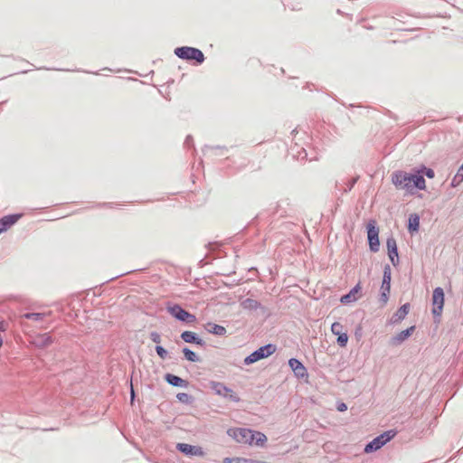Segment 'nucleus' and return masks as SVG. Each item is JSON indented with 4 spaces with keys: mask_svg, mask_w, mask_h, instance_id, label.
Instances as JSON below:
<instances>
[{
    "mask_svg": "<svg viewBox=\"0 0 463 463\" xmlns=\"http://www.w3.org/2000/svg\"><path fill=\"white\" fill-rule=\"evenodd\" d=\"M392 182L397 189L404 190L411 194H413L417 189L424 190L426 188V182L421 171L414 173L396 171L392 175Z\"/></svg>",
    "mask_w": 463,
    "mask_h": 463,
    "instance_id": "1",
    "label": "nucleus"
},
{
    "mask_svg": "<svg viewBox=\"0 0 463 463\" xmlns=\"http://www.w3.org/2000/svg\"><path fill=\"white\" fill-rule=\"evenodd\" d=\"M229 434L243 444L263 446L267 441V437L263 433L244 428L232 429Z\"/></svg>",
    "mask_w": 463,
    "mask_h": 463,
    "instance_id": "2",
    "label": "nucleus"
},
{
    "mask_svg": "<svg viewBox=\"0 0 463 463\" xmlns=\"http://www.w3.org/2000/svg\"><path fill=\"white\" fill-rule=\"evenodd\" d=\"M175 54L184 60H194L199 63L204 61L203 53L196 48L193 47H179L175 50Z\"/></svg>",
    "mask_w": 463,
    "mask_h": 463,
    "instance_id": "3",
    "label": "nucleus"
},
{
    "mask_svg": "<svg viewBox=\"0 0 463 463\" xmlns=\"http://www.w3.org/2000/svg\"><path fill=\"white\" fill-rule=\"evenodd\" d=\"M276 352V345L272 344L260 347L244 359L245 364L256 363L261 359L267 358Z\"/></svg>",
    "mask_w": 463,
    "mask_h": 463,
    "instance_id": "4",
    "label": "nucleus"
},
{
    "mask_svg": "<svg viewBox=\"0 0 463 463\" xmlns=\"http://www.w3.org/2000/svg\"><path fill=\"white\" fill-rule=\"evenodd\" d=\"M395 435H396V432L394 430H388V431L383 432L380 436L374 438L371 442H369L365 446L364 451L366 453H371V452L378 450L383 445H385L389 440H391Z\"/></svg>",
    "mask_w": 463,
    "mask_h": 463,
    "instance_id": "5",
    "label": "nucleus"
},
{
    "mask_svg": "<svg viewBox=\"0 0 463 463\" xmlns=\"http://www.w3.org/2000/svg\"><path fill=\"white\" fill-rule=\"evenodd\" d=\"M367 236L369 246L372 251L376 252L379 250V229L376 227V222L371 220L367 223Z\"/></svg>",
    "mask_w": 463,
    "mask_h": 463,
    "instance_id": "6",
    "label": "nucleus"
},
{
    "mask_svg": "<svg viewBox=\"0 0 463 463\" xmlns=\"http://www.w3.org/2000/svg\"><path fill=\"white\" fill-rule=\"evenodd\" d=\"M167 311L170 313V315L180 321H184L188 324H194L196 322L195 316L185 311L179 305L168 307Z\"/></svg>",
    "mask_w": 463,
    "mask_h": 463,
    "instance_id": "7",
    "label": "nucleus"
},
{
    "mask_svg": "<svg viewBox=\"0 0 463 463\" xmlns=\"http://www.w3.org/2000/svg\"><path fill=\"white\" fill-rule=\"evenodd\" d=\"M391 269L390 267H385L383 271V283L381 286V301L383 304H386L389 298V294L391 291Z\"/></svg>",
    "mask_w": 463,
    "mask_h": 463,
    "instance_id": "8",
    "label": "nucleus"
},
{
    "mask_svg": "<svg viewBox=\"0 0 463 463\" xmlns=\"http://www.w3.org/2000/svg\"><path fill=\"white\" fill-rule=\"evenodd\" d=\"M432 304H433V309H432L433 314L439 316L442 312V308H443V305H444V292L441 288H436L433 290Z\"/></svg>",
    "mask_w": 463,
    "mask_h": 463,
    "instance_id": "9",
    "label": "nucleus"
},
{
    "mask_svg": "<svg viewBox=\"0 0 463 463\" xmlns=\"http://www.w3.org/2000/svg\"><path fill=\"white\" fill-rule=\"evenodd\" d=\"M362 298V285L357 283L348 294L341 297L340 301L342 304H350L357 301Z\"/></svg>",
    "mask_w": 463,
    "mask_h": 463,
    "instance_id": "10",
    "label": "nucleus"
},
{
    "mask_svg": "<svg viewBox=\"0 0 463 463\" xmlns=\"http://www.w3.org/2000/svg\"><path fill=\"white\" fill-rule=\"evenodd\" d=\"M213 389L215 391L217 394L228 397L230 400L233 402H238L240 401L239 396L233 391L224 386L222 383H213Z\"/></svg>",
    "mask_w": 463,
    "mask_h": 463,
    "instance_id": "11",
    "label": "nucleus"
},
{
    "mask_svg": "<svg viewBox=\"0 0 463 463\" xmlns=\"http://www.w3.org/2000/svg\"><path fill=\"white\" fill-rule=\"evenodd\" d=\"M23 216L21 213L4 216L0 219V233L7 231Z\"/></svg>",
    "mask_w": 463,
    "mask_h": 463,
    "instance_id": "12",
    "label": "nucleus"
},
{
    "mask_svg": "<svg viewBox=\"0 0 463 463\" xmlns=\"http://www.w3.org/2000/svg\"><path fill=\"white\" fill-rule=\"evenodd\" d=\"M177 449L186 455L203 456L204 454L201 447L192 446L186 443H178Z\"/></svg>",
    "mask_w": 463,
    "mask_h": 463,
    "instance_id": "13",
    "label": "nucleus"
},
{
    "mask_svg": "<svg viewBox=\"0 0 463 463\" xmlns=\"http://www.w3.org/2000/svg\"><path fill=\"white\" fill-rule=\"evenodd\" d=\"M288 364L297 377L303 378L307 375L306 367L298 359H289Z\"/></svg>",
    "mask_w": 463,
    "mask_h": 463,
    "instance_id": "14",
    "label": "nucleus"
},
{
    "mask_svg": "<svg viewBox=\"0 0 463 463\" xmlns=\"http://www.w3.org/2000/svg\"><path fill=\"white\" fill-rule=\"evenodd\" d=\"M52 338L48 333L37 335L32 341V344L38 348H45L52 345Z\"/></svg>",
    "mask_w": 463,
    "mask_h": 463,
    "instance_id": "15",
    "label": "nucleus"
},
{
    "mask_svg": "<svg viewBox=\"0 0 463 463\" xmlns=\"http://www.w3.org/2000/svg\"><path fill=\"white\" fill-rule=\"evenodd\" d=\"M388 255L392 263L395 266L398 262V250L396 241L393 238L387 240Z\"/></svg>",
    "mask_w": 463,
    "mask_h": 463,
    "instance_id": "16",
    "label": "nucleus"
},
{
    "mask_svg": "<svg viewBox=\"0 0 463 463\" xmlns=\"http://www.w3.org/2000/svg\"><path fill=\"white\" fill-rule=\"evenodd\" d=\"M420 228V217L416 213H412L409 217L408 230L410 232H416Z\"/></svg>",
    "mask_w": 463,
    "mask_h": 463,
    "instance_id": "17",
    "label": "nucleus"
},
{
    "mask_svg": "<svg viewBox=\"0 0 463 463\" xmlns=\"http://www.w3.org/2000/svg\"><path fill=\"white\" fill-rule=\"evenodd\" d=\"M415 330V326H412L405 330L400 332L394 338L393 341L395 344H400L407 339Z\"/></svg>",
    "mask_w": 463,
    "mask_h": 463,
    "instance_id": "18",
    "label": "nucleus"
},
{
    "mask_svg": "<svg viewBox=\"0 0 463 463\" xmlns=\"http://www.w3.org/2000/svg\"><path fill=\"white\" fill-rule=\"evenodd\" d=\"M181 337L185 343H196L197 345H203V341L197 338L194 332L184 331L182 333Z\"/></svg>",
    "mask_w": 463,
    "mask_h": 463,
    "instance_id": "19",
    "label": "nucleus"
},
{
    "mask_svg": "<svg viewBox=\"0 0 463 463\" xmlns=\"http://www.w3.org/2000/svg\"><path fill=\"white\" fill-rule=\"evenodd\" d=\"M165 380L168 383H170L174 386H180V387L186 386V381H184V379H182L176 375L171 374V373H167L165 375Z\"/></svg>",
    "mask_w": 463,
    "mask_h": 463,
    "instance_id": "20",
    "label": "nucleus"
},
{
    "mask_svg": "<svg viewBox=\"0 0 463 463\" xmlns=\"http://www.w3.org/2000/svg\"><path fill=\"white\" fill-rule=\"evenodd\" d=\"M410 311V305L404 304L402 305L394 315V322H399L404 319L407 314Z\"/></svg>",
    "mask_w": 463,
    "mask_h": 463,
    "instance_id": "21",
    "label": "nucleus"
},
{
    "mask_svg": "<svg viewBox=\"0 0 463 463\" xmlns=\"http://www.w3.org/2000/svg\"><path fill=\"white\" fill-rule=\"evenodd\" d=\"M209 326L210 328H208V331L214 335H223L226 333V329L222 326L209 324Z\"/></svg>",
    "mask_w": 463,
    "mask_h": 463,
    "instance_id": "22",
    "label": "nucleus"
},
{
    "mask_svg": "<svg viewBox=\"0 0 463 463\" xmlns=\"http://www.w3.org/2000/svg\"><path fill=\"white\" fill-rule=\"evenodd\" d=\"M183 353L184 354V357L188 360V361H191V362H196L198 361V357L197 355L195 354L194 352L191 351L190 349L188 348H184L183 350Z\"/></svg>",
    "mask_w": 463,
    "mask_h": 463,
    "instance_id": "23",
    "label": "nucleus"
},
{
    "mask_svg": "<svg viewBox=\"0 0 463 463\" xmlns=\"http://www.w3.org/2000/svg\"><path fill=\"white\" fill-rule=\"evenodd\" d=\"M342 330H343V326L340 323L335 322L332 324L331 331L334 335H342L343 334Z\"/></svg>",
    "mask_w": 463,
    "mask_h": 463,
    "instance_id": "24",
    "label": "nucleus"
},
{
    "mask_svg": "<svg viewBox=\"0 0 463 463\" xmlns=\"http://www.w3.org/2000/svg\"><path fill=\"white\" fill-rule=\"evenodd\" d=\"M347 341H348V335L346 333H343L342 335H337V344L340 346L345 347L347 344Z\"/></svg>",
    "mask_w": 463,
    "mask_h": 463,
    "instance_id": "25",
    "label": "nucleus"
},
{
    "mask_svg": "<svg viewBox=\"0 0 463 463\" xmlns=\"http://www.w3.org/2000/svg\"><path fill=\"white\" fill-rule=\"evenodd\" d=\"M156 351L157 354L159 355V357L162 359H165L167 355L166 350L164 347H162L161 345H157L156 347Z\"/></svg>",
    "mask_w": 463,
    "mask_h": 463,
    "instance_id": "26",
    "label": "nucleus"
},
{
    "mask_svg": "<svg viewBox=\"0 0 463 463\" xmlns=\"http://www.w3.org/2000/svg\"><path fill=\"white\" fill-rule=\"evenodd\" d=\"M24 317L28 319L39 320L42 317V314L40 313H27L24 315Z\"/></svg>",
    "mask_w": 463,
    "mask_h": 463,
    "instance_id": "27",
    "label": "nucleus"
},
{
    "mask_svg": "<svg viewBox=\"0 0 463 463\" xmlns=\"http://www.w3.org/2000/svg\"><path fill=\"white\" fill-rule=\"evenodd\" d=\"M150 338L154 343L159 344L161 342V336L156 332H152L150 334Z\"/></svg>",
    "mask_w": 463,
    "mask_h": 463,
    "instance_id": "28",
    "label": "nucleus"
},
{
    "mask_svg": "<svg viewBox=\"0 0 463 463\" xmlns=\"http://www.w3.org/2000/svg\"><path fill=\"white\" fill-rule=\"evenodd\" d=\"M424 175L429 178H433L435 175L434 171L430 168H424Z\"/></svg>",
    "mask_w": 463,
    "mask_h": 463,
    "instance_id": "29",
    "label": "nucleus"
},
{
    "mask_svg": "<svg viewBox=\"0 0 463 463\" xmlns=\"http://www.w3.org/2000/svg\"><path fill=\"white\" fill-rule=\"evenodd\" d=\"M338 411H346L347 407L345 403H341L338 407H337Z\"/></svg>",
    "mask_w": 463,
    "mask_h": 463,
    "instance_id": "30",
    "label": "nucleus"
},
{
    "mask_svg": "<svg viewBox=\"0 0 463 463\" xmlns=\"http://www.w3.org/2000/svg\"><path fill=\"white\" fill-rule=\"evenodd\" d=\"M177 397H178V399H179L180 401H184V399L187 397V394H185V393H180V394H178V395H177Z\"/></svg>",
    "mask_w": 463,
    "mask_h": 463,
    "instance_id": "31",
    "label": "nucleus"
},
{
    "mask_svg": "<svg viewBox=\"0 0 463 463\" xmlns=\"http://www.w3.org/2000/svg\"><path fill=\"white\" fill-rule=\"evenodd\" d=\"M134 397H135V392H134L133 388H131V401H132V402H133V400H134Z\"/></svg>",
    "mask_w": 463,
    "mask_h": 463,
    "instance_id": "32",
    "label": "nucleus"
},
{
    "mask_svg": "<svg viewBox=\"0 0 463 463\" xmlns=\"http://www.w3.org/2000/svg\"><path fill=\"white\" fill-rule=\"evenodd\" d=\"M3 345V339L2 337L0 336V347Z\"/></svg>",
    "mask_w": 463,
    "mask_h": 463,
    "instance_id": "33",
    "label": "nucleus"
}]
</instances>
